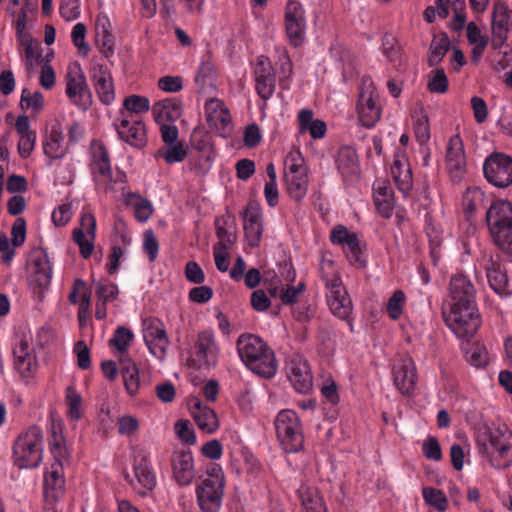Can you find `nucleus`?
Returning a JSON list of instances; mask_svg holds the SVG:
<instances>
[{
    "instance_id": "f257e3e1",
    "label": "nucleus",
    "mask_w": 512,
    "mask_h": 512,
    "mask_svg": "<svg viewBox=\"0 0 512 512\" xmlns=\"http://www.w3.org/2000/svg\"><path fill=\"white\" fill-rule=\"evenodd\" d=\"M450 311L444 312L446 325L458 337L469 339L481 325L475 302V288L470 279L458 273L450 280Z\"/></svg>"
},
{
    "instance_id": "f03ea898",
    "label": "nucleus",
    "mask_w": 512,
    "mask_h": 512,
    "mask_svg": "<svg viewBox=\"0 0 512 512\" xmlns=\"http://www.w3.org/2000/svg\"><path fill=\"white\" fill-rule=\"evenodd\" d=\"M48 445L54 463L44 475V512H61L56 505L64 497L63 445L64 424L62 416L51 411L48 426Z\"/></svg>"
},
{
    "instance_id": "7ed1b4c3",
    "label": "nucleus",
    "mask_w": 512,
    "mask_h": 512,
    "mask_svg": "<svg viewBox=\"0 0 512 512\" xmlns=\"http://www.w3.org/2000/svg\"><path fill=\"white\" fill-rule=\"evenodd\" d=\"M236 346L240 359L253 373L266 379L276 375L278 364L275 354L259 336L242 334Z\"/></svg>"
},
{
    "instance_id": "20e7f679",
    "label": "nucleus",
    "mask_w": 512,
    "mask_h": 512,
    "mask_svg": "<svg viewBox=\"0 0 512 512\" xmlns=\"http://www.w3.org/2000/svg\"><path fill=\"white\" fill-rule=\"evenodd\" d=\"M486 222L497 246L512 255V203L494 201L487 210Z\"/></svg>"
},
{
    "instance_id": "39448f33",
    "label": "nucleus",
    "mask_w": 512,
    "mask_h": 512,
    "mask_svg": "<svg viewBox=\"0 0 512 512\" xmlns=\"http://www.w3.org/2000/svg\"><path fill=\"white\" fill-rule=\"evenodd\" d=\"M220 346L212 329L199 331L187 349V365L193 369H209L218 363Z\"/></svg>"
},
{
    "instance_id": "423d86ee",
    "label": "nucleus",
    "mask_w": 512,
    "mask_h": 512,
    "mask_svg": "<svg viewBox=\"0 0 512 512\" xmlns=\"http://www.w3.org/2000/svg\"><path fill=\"white\" fill-rule=\"evenodd\" d=\"M43 456L42 430L31 426L17 438L13 447L15 465L20 468H35L40 465Z\"/></svg>"
},
{
    "instance_id": "0eeeda50",
    "label": "nucleus",
    "mask_w": 512,
    "mask_h": 512,
    "mask_svg": "<svg viewBox=\"0 0 512 512\" xmlns=\"http://www.w3.org/2000/svg\"><path fill=\"white\" fill-rule=\"evenodd\" d=\"M274 426L277 439L285 452L295 453L303 447V428L295 411L285 409L278 412Z\"/></svg>"
},
{
    "instance_id": "6e6552de",
    "label": "nucleus",
    "mask_w": 512,
    "mask_h": 512,
    "mask_svg": "<svg viewBox=\"0 0 512 512\" xmlns=\"http://www.w3.org/2000/svg\"><path fill=\"white\" fill-rule=\"evenodd\" d=\"M321 279L327 289L326 297L332 314L341 320H349L352 302L342 284L340 275L337 272L329 275L322 269Z\"/></svg>"
},
{
    "instance_id": "1a4fd4ad",
    "label": "nucleus",
    "mask_w": 512,
    "mask_h": 512,
    "mask_svg": "<svg viewBox=\"0 0 512 512\" xmlns=\"http://www.w3.org/2000/svg\"><path fill=\"white\" fill-rule=\"evenodd\" d=\"M28 285L33 295L39 300L44 299L49 288L52 269L49 258L44 250L34 251L27 263Z\"/></svg>"
},
{
    "instance_id": "9d476101",
    "label": "nucleus",
    "mask_w": 512,
    "mask_h": 512,
    "mask_svg": "<svg viewBox=\"0 0 512 512\" xmlns=\"http://www.w3.org/2000/svg\"><path fill=\"white\" fill-rule=\"evenodd\" d=\"M356 108L359 122L365 128H373L380 120L382 109L379 94L371 80L361 82Z\"/></svg>"
},
{
    "instance_id": "9b49d317",
    "label": "nucleus",
    "mask_w": 512,
    "mask_h": 512,
    "mask_svg": "<svg viewBox=\"0 0 512 512\" xmlns=\"http://www.w3.org/2000/svg\"><path fill=\"white\" fill-rule=\"evenodd\" d=\"M133 472L135 479L131 478L128 473L125 474V479L134 489H137L141 496H146L154 490L157 485V477L148 451L138 449L135 452Z\"/></svg>"
},
{
    "instance_id": "f8f14e48",
    "label": "nucleus",
    "mask_w": 512,
    "mask_h": 512,
    "mask_svg": "<svg viewBox=\"0 0 512 512\" xmlns=\"http://www.w3.org/2000/svg\"><path fill=\"white\" fill-rule=\"evenodd\" d=\"M484 178L492 186L505 189L512 185V157L493 152L488 155L482 166Z\"/></svg>"
},
{
    "instance_id": "ddd939ff",
    "label": "nucleus",
    "mask_w": 512,
    "mask_h": 512,
    "mask_svg": "<svg viewBox=\"0 0 512 512\" xmlns=\"http://www.w3.org/2000/svg\"><path fill=\"white\" fill-rule=\"evenodd\" d=\"M330 241L341 246L350 264L361 268L366 266L365 244L356 233L349 231L344 225H337L330 232Z\"/></svg>"
},
{
    "instance_id": "4468645a",
    "label": "nucleus",
    "mask_w": 512,
    "mask_h": 512,
    "mask_svg": "<svg viewBox=\"0 0 512 512\" xmlns=\"http://www.w3.org/2000/svg\"><path fill=\"white\" fill-rule=\"evenodd\" d=\"M284 26L289 43L300 47L306 40L307 21L303 5L289 0L285 7Z\"/></svg>"
},
{
    "instance_id": "2eb2a0df",
    "label": "nucleus",
    "mask_w": 512,
    "mask_h": 512,
    "mask_svg": "<svg viewBox=\"0 0 512 512\" xmlns=\"http://www.w3.org/2000/svg\"><path fill=\"white\" fill-rule=\"evenodd\" d=\"M66 96L82 110H87L92 104V94L86 77L79 66L70 67L66 75Z\"/></svg>"
},
{
    "instance_id": "dca6fc26",
    "label": "nucleus",
    "mask_w": 512,
    "mask_h": 512,
    "mask_svg": "<svg viewBox=\"0 0 512 512\" xmlns=\"http://www.w3.org/2000/svg\"><path fill=\"white\" fill-rule=\"evenodd\" d=\"M172 478L179 487L190 486L195 477V462L190 449L175 450L170 458Z\"/></svg>"
},
{
    "instance_id": "f3484780",
    "label": "nucleus",
    "mask_w": 512,
    "mask_h": 512,
    "mask_svg": "<svg viewBox=\"0 0 512 512\" xmlns=\"http://www.w3.org/2000/svg\"><path fill=\"white\" fill-rule=\"evenodd\" d=\"M225 483L201 480L195 489L196 499L202 512H219L222 506Z\"/></svg>"
},
{
    "instance_id": "a211bd4d",
    "label": "nucleus",
    "mask_w": 512,
    "mask_h": 512,
    "mask_svg": "<svg viewBox=\"0 0 512 512\" xmlns=\"http://www.w3.org/2000/svg\"><path fill=\"white\" fill-rule=\"evenodd\" d=\"M490 444L499 457L491 460L492 465L499 469L507 467L512 459V432L506 425L491 429Z\"/></svg>"
},
{
    "instance_id": "6ab92c4d",
    "label": "nucleus",
    "mask_w": 512,
    "mask_h": 512,
    "mask_svg": "<svg viewBox=\"0 0 512 512\" xmlns=\"http://www.w3.org/2000/svg\"><path fill=\"white\" fill-rule=\"evenodd\" d=\"M119 138L135 148H142L147 143L144 123L133 117H121L113 122Z\"/></svg>"
},
{
    "instance_id": "aec40b11",
    "label": "nucleus",
    "mask_w": 512,
    "mask_h": 512,
    "mask_svg": "<svg viewBox=\"0 0 512 512\" xmlns=\"http://www.w3.org/2000/svg\"><path fill=\"white\" fill-rule=\"evenodd\" d=\"M96 232V219L90 212H82L80 226L72 232L73 241L79 246L80 254L87 259L92 255Z\"/></svg>"
},
{
    "instance_id": "412c9836",
    "label": "nucleus",
    "mask_w": 512,
    "mask_h": 512,
    "mask_svg": "<svg viewBox=\"0 0 512 512\" xmlns=\"http://www.w3.org/2000/svg\"><path fill=\"white\" fill-rule=\"evenodd\" d=\"M255 89L264 101L269 100L276 89V76L270 65L269 59L260 56L254 69Z\"/></svg>"
},
{
    "instance_id": "4be33fe9",
    "label": "nucleus",
    "mask_w": 512,
    "mask_h": 512,
    "mask_svg": "<svg viewBox=\"0 0 512 512\" xmlns=\"http://www.w3.org/2000/svg\"><path fill=\"white\" fill-rule=\"evenodd\" d=\"M14 365L16 370L23 378H31L37 372L38 362L34 349L30 347L29 342L21 337L13 348Z\"/></svg>"
},
{
    "instance_id": "5701e85b",
    "label": "nucleus",
    "mask_w": 512,
    "mask_h": 512,
    "mask_svg": "<svg viewBox=\"0 0 512 512\" xmlns=\"http://www.w3.org/2000/svg\"><path fill=\"white\" fill-rule=\"evenodd\" d=\"M512 11L504 3H496L492 13V45L494 48L501 47L508 38V33L512 28Z\"/></svg>"
},
{
    "instance_id": "b1692460",
    "label": "nucleus",
    "mask_w": 512,
    "mask_h": 512,
    "mask_svg": "<svg viewBox=\"0 0 512 512\" xmlns=\"http://www.w3.org/2000/svg\"><path fill=\"white\" fill-rule=\"evenodd\" d=\"M446 166L452 178L460 179L466 168L464 143L459 134L450 137L446 148Z\"/></svg>"
},
{
    "instance_id": "393cba45",
    "label": "nucleus",
    "mask_w": 512,
    "mask_h": 512,
    "mask_svg": "<svg viewBox=\"0 0 512 512\" xmlns=\"http://www.w3.org/2000/svg\"><path fill=\"white\" fill-rule=\"evenodd\" d=\"M335 164L345 183L353 182L357 179L359 160L357 152L352 146L343 145L338 149Z\"/></svg>"
},
{
    "instance_id": "a878e982",
    "label": "nucleus",
    "mask_w": 512,
    "mask_h": 512,
    "mask_svg": "<svg viewBox=\"0 0 512 512\" xmlns=\"http://www.w3.org/2000/svg\"><path fill=\"white\" fill-rule=\"evenodd\" d=\"M394 383L398 390L404 394H411L417 384V372L415 363L411 358L403 359L393 369Z\"/></svg>"
},
{
    "instance_id": "bb28decb",
    "label": "nucleus",
    "mask_w": 512,
    "mask_h": 512,
    "mask_svg": "<svg viewBox=\"0 0 512 512\" xmlns=\"http://www.w3.org/2000/svg\"><path fill=\"white\" fill-rule=\"evenodd\" d=\"M288 379L299 393H307L312 388V375L309 365L302 359H293L287 365Z\"/></svg>"
},
{
    "instance_id": "cd10ccee",
    "label": "nucleus",
    "mask_w": 512,
    "mask_h": 512,
    "mask_svg": "<svg viewBox=\"0 0 512 512\" xmlns=\"http://www.w3.org/2000/svg\"><path fill=\"white\" fill-rule=\"evenodd\" d=\"M391 176L403 194H408L412 188V171L404 155L397 154L391 166Z\"/></svg>"
},
{
    "instance_id": "c85d7f7f",
    "label": "nucleus",
    "mask_w": 512,
    "mask_h": 512,
    "mask_svg": "<svg viewBox=\"0 0 512 512\" xmlns=\"http://www.w3.org/2000/svg\"><path fill=\"white\" fill-rule=\"evenodd\" d=\"M157 123L174 122L182 113V103L177 98H166L157 101L152 108Z\"/></svg>"
},
{
    "instance_id": "c756f323",
    "label": "nucleus",
    "mask_w": 512,
    "mask_h": 512,
    "mask_svg": "<svg viewBox=\"0 0 512 512\" xmlns=\"http://www.w3.org/2000/svg\"><path fill=\"white\" fill-rule=\"evenodd\" d=\"M284 182L288 195L295 201L302 200L308 191V170L297 172H285Z\"/></svg>"
},
{
    "instance_id": "7c9ffc66",
    "label": "nucleus",
    "mask_w": 512,
    "mask_h": 512,
    "mask_svg": "<svg viewBox=\"0 0 512 512\" xmlns=\"http://www.w3.org/2000/svg\"><path fill=\"white\" fill-rule=\"evenodd\" d=\"M94 87L98 99L104 105L115 100L114 82L111 73L102 67L94 75Z\"/></svg>"
},
{
    "instance_id": "2f4dec72",
    "label": "nucleus",
    "mask_w": 512,
    "mask_h": 512,
    "mask_svg": "<svg viewBox=\"0 0 512 512\" xmlns=\"http://www.w3.org/2000/svg\"><path fill=\"white\" fill-rule=\"evenodd\" d=\"M191 414L199 429L206 433H213L218 428V418L213 409L202 405L199 400L191 407Z\"/></svg>"
},
{
    "instance_id": "473e14b6",
    "label": "nucleus",
    "mask_w": 512,
    "mask_h": 512,
    "mask_svg": "<svg viewBox=\"0 0 512 512\" xmlns=\"http://www.w3.org/2000/svg\"><path fill=\"white\" fill-rule=\"evenodd\" d=\"M373 190V199L378 213L382 217L389 219L394 209V193L392 188L386 184H379Z\"/></svg>"
},
{
    "instance_id": "72a5a7b5",
    "label": "nucleus",
    "mask_w": 512,
    "mask_h": 512,
    "mask_svg": "<svg viewBox=\"0 0 512 512\" xmlns=\"http://www.w3.org/2000/svg\"><path fill=\"white\" fill-rule=\"evenodd\" d=\"M300 132L309 131L313 139H321L325 136L327 126L324 121L313 119V112L310 109H302L298 114Z\"/></svg>"
},
{
    "instance_id": "f704fd0d",
    "label": "nucleus",
    "mask_w": 512,
    "mask_h": 512,
    "mask_svg": "<svg viewBox=\"0 0 512 512\" xmlns=\"http://www.w3.org/2000/svg\"><path fill=\"white\" fill-rule=\"evenodd\" d=\"M92 169L97 177L101 176L104 180H111V163L109 160L108 152L102 144L93 146Z\"/></svg>"
},
{
    "instance_id": "c9c22d12",
    "label": "nucleus",
    "mask_w": 512,
    "mask_h": 512,
    "mask_svg": "<svg viewBox=\"0 0 512 512\" xmlns=\"http://www.w3.org/2000/svg\"><path fill=\"white\" fill-rule=\"evenodd\" d=\"M263 228L259 212L247 211L244 215V233L250 246L256 247L261 241Z\"/></svg>"
},
{
    "instance_id": "e433bc0d",
    "label": "nucleus",
    "mask_w": 512,
    "mask_h": 512,
    "mask_svg": "<svg viewBox=\"0 0 512 512\" xmlns=\"http://www.w3.org/2000/svg\"><path fill=\"white\" fill-rule=\"evenodd\" d=\"M216 236L219 242L215 246L228 247L236 240L234 220L230 216H219L215 219Z\"/></svg>"
},
{
    "instance_id": "4c0bfd02",
    "label": "nucleus",
    "mask_w": 512,
    "mask_h": 512,
    "mask_svg": "<svg viewBox=\"0 0 512 512\" xmlns=\"http://www.w3.org/2000/svg\"><path fill=\"white\" fill-rule=\"evenodd\" d=\"M124 202L127 206L134 209L135 218L141 223L148 221L153 213L151 202L148 199L141 197L139 194L131 192L126 194Z\"/></svg>"
},
{
    "instance_id": "58836bf2",
    "label": "nucleus",
    "mask_w": 512,
    "mask_h": 512,
    "mask_svg": "<svg viewBox=\"0 0 512 512\" xmlns=\"http://www.w3.org/2000/svg\"><path fill=\"white\" fill-rule=\"evenodd\" d=\"M450 49V40L446 33L434 35L430 47L427 63L429 67H436Z\"/></svg>"
},
{
    "instance_id": "ea45409f",
    "label": "nucleus",
    "mask_w": 512,
    "mask_h": 512,
    "mask_svg": "<svg viewBox=\"0 0 512 512\" xmlns=\"http://www.w3.org/2000/svg\"><path fill=\"white\" fill-rule=\"evenodd\" d=\"M486 275L490 287L498 294L506 291L508 286V278L506 271L501 264L496 261H490L486 267Z\"/></svg>"
},
{
    "instance_id": "a19ab883",
    "label": "nucleus",
    "mask_w": 512,
    "mask_h": 512,
    "mask_svg": "<svg viewBox=\"0 0 512 512\" xmlns=\"http://www.w3.org/2000/svg\"><path fill=\"white\" fill-rule=\"evenodd\" d=\"M120 365L125 388L129 395L134 396L138 393L140 386L136 364L130 358H120Z\"/></svg>"
},
{
    "instance_id": "79ce46f5",
    "label": "nucleus",
    "mask_w": 512,
    "mask_h": 512,
    "mask_svg": "<svg viewBox=\"0 0 512 512\" xmlns=\"http://www.w3.org/2000/svg\"><path fill=\"white\" fill-rule=\"evenodd\" d=\"M62 131L61 125L53 126L46 141L44 142L43 149L46 156L52 159H61L64 155L62 147Z\"/></svg>"
},
{
    "instance_id": "37998d69",
    "label": "nucleus",
    "mask_w": 512,
    "mask_h": 512,
    "mask_svg": "<svg viewBox=\"0 0 512 512\" xmlns=\"http://www.w3.org/2000/svg\"><path fill=\"white\" fill-rule=\"evenodd\" d=\"M276 65L279 68V82L284 90L290 89L289 79L293 73V64L285 47H276Z\"/></svg>"
},
{
    "instance_id": "c03bdc74",
    "label": "nucleus",
    "mask_w": 512,
    "mask_h": 512,
    "mask_svg": "<svg viewBox=\"0 0 512 512\" xmlns=\"http://www.w3.org/2000/svg\"><path fill=\"white\" fill-rule=\"evenodd\" d=\"M462 349L467 362L472 366L484 367L488 363V352L484 345L478 342L467 341L463 344Z\"/></svg>"
},
{
    "instance_id": "a18cd8bd",
    "label": "nucleus",
    "mask_w": 512,
    "mask_h": 512,
    "mask_svg": "<svg viewBox=\"0 0 512 512\" xmlns=\"http://www.w3.org/2000/svg\"><path fill=\"white\" fill-rule=\"evenodd\" d=\"M91 292L86 283L81 279H76L68 299L73 304L81 303V313L87 312L90 308Z\"/></svg>"
},
{
    "instance_id": "49530a36",
    "label": "nucleus",
    "mask_w": 512,
    "mask_h": 512,
    "mask_svg": "<svg viewBox=\"0 0 512 512\" xmlns=\"http://www.w3.org/2000/svg\"><path fill=\"white\" fill-rule=\"evenodd\" d=\"M133 337L134 335L130 329L119 326L114 331L113 337L109 340V343L120 353V358L127 359L130 358L127 354V349Z\"/></svg>"
},
{
    "instance_id": "de8ad7c7",
    "label": "nucleus",
    "mask_w": 512,
    "mask_h": 512,
    "mask_svg": "<svg viewBox=\"0 0 512 512\" xmlns=\"http://www.w3.org/2000/svg\"><path fill=\"white\" fill-rule=\"evenodd\" d=\"M149 100L140 95L127 96L123 101V107L120 109V117H128L126 112L140 114L149 111Z\"/></svg>"
},
{
    "instance_id": "09e8293b",
    "label": "nucleus",
    "mask_w": 512,
    "mask_h": 512,
    "mask_svg": "<svg viewBox=\"0 0 512 512\" xmlns=\"http://www.w3.org/2000/svg\"><path fill=\"white\" fill-rule=\"evenodd\" d=\"M448 88L449 81L443 68H435L428 74L427 89L429 92L444 94Z\"/></svg>"
},
{
    "instance_id": "8fccbe9b",
    "label": "nucleus",
    "mask_w": 512,
    "mask_h": 512,
    "mask_svg": "<svg viewBox=\"0 0 512 512\" xmlns=\"http://www.w3.org/2000/svg\"><path fill=\"white\" fill-rule=\"evenodd\" d=\"M87 29L84 23H76L71 31V40L73 45L77 48L80 56H87L90 52V46L86 42Z\"/></svg>"
},
{
    "instance_id": "3c124183",
    "label": "nucleus",
    "mask_w": 512,
    "mask_h": 512,
    "mask_svg": "<svg viewBox=\"0 0 512 512\" xmlns=\"http://www.w3.org/2000/svg\"><path fill=\"white\" fill-rule=\"evenodd\" d=\"M406 296L402 290H396L388 299L386 312L391 320H398L403 312Z\"/></svg>"
},
{
    "instance_id": "603ef678",
    "label": "nucleus",
    "mask_w": 512,
    "mask_h": 512,
    "mask_svg": "<svg viewBox=\"0 0 512 512\" xmlns=\"http://www.w3.org/2000/svg\"><path fill=\"white\" fill-rule=\"evenodd\" d=\"M304 512H328L323 498L315 490H308L301 495Z\"/></svg>"
},
{
    "instance_id": "864d4df0",
    "label": "nucleus",
    "mask_w": 512,
    "mask_h": 512,
    "mask_svg": "<svg viewBox=\"0 0 512 512\" xmlns=\"http://www.w3.org/2000/svg\"><path fill=\"white\" fill-rule=\"evenodd\" d=\"M82 397L74 389L66 388V405L69 406L68 417L72 421L82 418Z\"/></svg>"
},
{
    "instance_id": "5fc2aeb1",
    "label": "nucleus",
    "mask_w": 512,
    "mask_h": 512,
    "mask_svg": "<svg viewBox=\"0 0 512 512\" xmlns=\"http://www.w3.org/2000/svg\"><path fill=\"white\" fill-rule=\"evenodd\" d=\"M381 51L389 62H400V47L397 45V39L392 34L386 33L382 37Z\"/></svg>"
},
{
    "instance_id": "6e6d98bb",
    "label": "nucleus",
    "mask_w": 512,
    "mask_h": 512,
    "mask_svg": "<svg viewBox=\"0 0 512 512\" xmlns=\"http://www.w3.org/2000/svg\"><path fill=\"white\" fill-rule=\"evenodd\" d=\"M422 496L426 503L436 507L440 511H444L447 508V498L439 489L424 487L422 489Z\"/></svg>"
},
{
    "instance_id": "4d7b16f0",
    "label": "nucleus",
    "mask_w": 512,
    "mask_h": 512,
    "mask_svg": "<svg viewBox=\"0 0 512 512\" xmlns=\"http://www.w3.org/2000/svg\"><path fill=\"white\" fill-rule=\"evenodd\" d=\"M155 156L163 157L166 163L173 164L182 162L187 156V151L183 144L178 142L176 144H172V146L166 151L158 150Z\"/></svg>"
},
{
    "instance_id": "13d9d810",
    "label": "nucleus",
    "mask_w": 512,
    "mask_h": 512,
    "mask_svg": "<svg viewBox=\"0 0 512 512\" xmlns=\"http://www.w3.org/2000/svg\"><path fill=\"white\" fill-rule=\"evenodd\" d=\"M20 105L22 109H33L39 111L43 107V95L36 91L31 93L27 88L22 90Z\"/></svg>"
},
{
    "instance_id": "bf43d9fd",
    "label": "nucleus",
    "mask_w": 512,
    "mask_h": 512,
    "mask_svg": "<svg viewBox=\"0 0 512 512\" xmlns=\"http://www.w3.org/2000/svg\"><path fill=\"white\" fill-rule=\"evenodd\" d=\"M285 172H297L308 170L305 159L299 149L290 151L284 162Z\"/></svg>"
},
{
    "instance_id": "052dcab7",
    "label": "nucleus",
    "mask_w": 512,
    "mask_h": 512,
    "mask_svg": "<svg viewBox=\"0 0 512 512\" xmlns=\"http://www.w3.org/2000/svg\"><path fill=\"white\" fill-rule=\"evenodd\" d=\"M73 353L77 359V366L81 370H87L91 366L90 350L87 344L83 340H79L75 343Z\"/></svg>"
},
{
    "instance_id": "680f3d73",
    "label": "nucleus",
    "mask_w": 512,
    "mask_h": 512,
    "mask_svg": "<svg viewBox=\"0 0 512 512\" xmlns=\"http://www.w3.org/2000/svg\"><path fill=\"white\" fill-rule=\"evenodd\" d=\"M96 45L106 58L114 54V36L111 31L95 34Z\"/></svg>"
},
{
    "instance_id": "e2e57ef3",
    "label": "nucleus",
    "mask_w": 512,
    "mask_h": 512,
    "mask_svg": "<svg viewBox=\"0 0 512 512\" xmlns=\"http://www.w3.org/2000/svg\"><path fill=\"white\" fill-rule=\"evenodd\" d=\"M118 286L110 281L99 283L96 287V295L99 301L111 302L118 297Z\"/></svg>"
},
{
    "instance_id": "0e129e2a",
    "label": "nucleus",
    "mask_w": 512,
    "mask_h": 512,
    "mask_svg": "<svg viewBox=\"0 0 512 512\" xmlns=\"http://www.w3.org/2000/svg\"><path fill=\"white\" fill-rule=\"evenodd\" d=\"M422 451L429 460L439 461L442 459L441 447L435 437L430 436L423 442Z\"/></svg>"
},
{
    "instance_id": "69168bd1",
    "label": "nucleus",
    "mask_w": 512,
    "mask_h": 512,
    "mask_svg": "<svg viewBox=\"0 0 512 512\" xmlns=\"http://www.w3.org/2000/svg\"><path fill=\"white\" fill-rule=\"evenodd\" d=\"M143 249L151 262L156 260L159 252V243L152 230L144 232Z\"/></svg>"
},
{
    "instance_id": "338daca9",
    "label": "nucleus",
    "mask_w": 512,
    "mask_h": 512,
    "mask_svg": "<svg viewBox=\"0 0 512 512\" xmlns=\"http://www.w3.org/2000/svg\"><path fill=\"white\" fill-rule=\"evenodd\" d=\"M184 272L186 279L191 283L200 285L205 281L204 271L195 261H188Z\"/></svg>"
},
{
    "instance_id": "774afa93",
    "label": "nucleus",
    "mask_w": 512,
    "mask_h": 512,
    "mask_svg": "<svg viewBox=\"0 0 512 512\" xmlns=\"http://www.w3.org/2000/svg\"><path fill=\"white\" fill-rule=\"evenodd\" d=\"M175 431L178 437L186 444L192 445L196 442V435L189 421L179 420L175 424Z\"/></svg>"
}]
</instances>
